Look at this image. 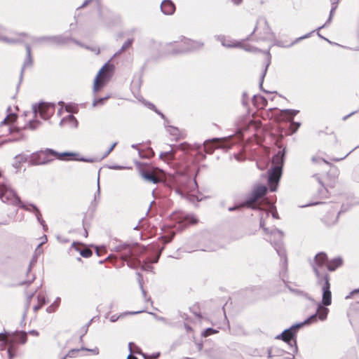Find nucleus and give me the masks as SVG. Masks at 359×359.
<instances>
[{
  "label": "nucleus",
  "instance_id": "obj_1",
  "mask_svg": "<svg viewBox=\"0 0 359 359\" xmlns=\"http://www.w3.org/2000/svg\"><path fill=\"white\" fill-rule=\"evenodd\" d=\"M286 148L283 147L272 157L271 167L268 170L267 184L265 185H257L253 188L252 191L245 197V200L239 204L229 208V211L232 212L241 210L242 208H250L252 210H258V207L252 204L259 198L265 196L269 189L271 192L276 191L280 180L283 168L285 163Z\"/></svg>",
  "mask_w": 359,
  "mask_h": 359
},
{
  "label": "nucleus",
  "instance_id": "obj_2",
  "mask_svg": "<svg viewBox=\"0 0 359 359\" xmlns=\"http://www.w3.org/2000/svg\"><path fill=\"white\" fill-rule=\"evenodd\" d=\"M114 251L120 254L121 259L127 262V265L131 269L141 268L143 271H151L152 264L157 263L163 248H162L154 257H147L143 261L140 257L147 252L144 246H140L137 243L133 245L124 243L114 248Z\"/></svg>",
  "mask_w": 359,
  "mask_h": 359
},
{
  "label": "nucleus",
  "instance_id": "obj_3",
  "mask_svg": "<svg viewBox=\"0 0 359 359\" xmlns=\"http://www.w3.org/2000/svg\"><path fill=\"white\" fill-rule=\"evenodd\" d=\"M0 199L3 203L18 205L26 211L34 213L40 224H43L45 222L39 208L35 204L22 203L16 192L3 182H0Z\"/></svg>",
  "mask_w": 359,
  "mask_h": 359
},
{
  "label": "nucleus",
  "instance_id": "obj_4",
  "mask_svg": "<svg viewBox=\"0 0 359 359\" xmlns=\"http://www.w3.org/2000/svg\"><path fill=\"white\" fill-rule=\"evenodd\" d=\"M165 184L184 198L188 196L189 192L194 191L198 187L195 178L183 172L168 176L165 180Z\"/></svg>",
  "mask_w": 359,
  "mask_h": 359
},
{
  "label": "nucleus",
  "instance_id": "obj_5",
  "mask_svg": "<svg viewBox=\"0 0 359 359\" xmlns=\"http://www.w3.org/2000/svg\"><path fill=\"white\" fill-rule=\"evenodd\" d=\"M262 229L266 234H270L274 238L273 240H270V243L273 246L277 254L280 258L282 269L280 272V275L282 276L283 280L285 282L284 276L287 271V257L286 250L283 244L284 233L283 231L277 228L270 230L269 228L264 227Z\"/></svg>",
  "mask_w": 359,
  "mask_h": 359
},
{
  "label": "nucleus",
  "instance_id": "obj_6",
  "mask_svg": "<svg viewBox=\"0 0 359 359\" xmlns=\"http://www.w3.org/2000/svg\"><path fill=\"white\" fill-rule=\"evenodd\" d=\"M332 304V293L330 291V283L326 281L325 285L322 287V301L317 304V313L318 318L320 320H325L329 312V309L326 306Z\"/></svg>",
  "mask_w": 359,
  "mask_h": 359
},
{
  "label": "nucleus",
  "instance_id": "obj_7",
  "mask_svg": "<svg viewBox=\"0 0 359 359\" xmlns=\"http://www.w3.org/2000/svg\"><path fill=\"white\" fill-rule=\"evenodd\" d=\"M204 43L201 41H194L190 39L184 38L182 44L178 45L173 48L171 53L177 55L193 52L202 49Z\"/></svg>",
  "mask_w": 359,
  "mask_h": 359
},
{
  "label": "nucleus",
  "instance_id": "obj_8",
  "mask_svg": "<svg viewBox=\"0 0 359 359\" xmlns=\"http://www.w3.org/2000/svg\"><path fill=\"white\" fill-rule=\"evenodd\" d=\"M56 104L54 102L43 101L32 105V111L35 116L39 114L43 119H49L54 114Z\"/></svg>",
  "mask_w": 359,
  "mask_h": 359
},
{
  "label": "nucleus",
  "instance_id": "obj_9",
  "mask_svg": "<svg viewBox=\"0 0 359 359\" xmlns=\"http://www.w3.org/2000/svg\"><path fill=\"white\" fill-rule=\"evenodd\" d=\"M31 39L34 42L39 43H47L57 46H62L69 42V40L71 39V34H67V32H65L63 34L55 36H43L39 37L31 36Z\"/></svg>",
  "mask_w": 359,
  "mask_h": 359
},
{
  "label": "nucleus",
  "instance_id": "obj_10",
  "mask_svg": "<svg viewBox=\"0 0 359 359\" xmlns=\"http://www.w3.org/2000/svg\"><path fill=\"white\" fill-rule=\"evenodd\" d=\"M46 153L48 155H52L53 156H55L57 159L63 160L64 157L69 156L72 157V160L78 161L81 162L86 163H94L97 161L96 158H86V157H79V154L73 151H64V152H58L53 149L46 148Z\"/></svg>",
  "mask_w": 359,
  "mask_h": 359
},
{
  "label": "nucleus",
  "instance_id": "obj_11",
  "mask_svg": "<svg viewBox=\"0 0 359 359\" xmlns=\"http://www.w3.org/2000/svg\"><path fill=\"white\" fill-rule=\"evenodd\" d=\"M114 70V65L111 63H109L108 61L106 62L102 67L99 70L97 74L96 75L94 83H93V91L97 92L101 90L104 86V84L101 83V81H100V76L102 74V79H110L112 76L113 72Z\"/></svg>",
  "mask_w": 359,
  "mask_h": 359
},
{
  "label": "nucleus",
  "instance_id": "obj_12",
  "mask_svg": "<svg viewBox=\"0 0 359 359\" xmlns=\"http://www.w3.org/2000/svg\"><path fill=\"white\" fill-rule=\"evenodd\" d=\"M45 151L46 149L32 153L29 157V165H36L49 163L53 160V158H49V157H53V156L46 154Z\"/></svg>",
  "mask_w": 359,
  "mask_h": 359
},
{
  "label": "nucleus",
  "instance_id": "obj_13",
  "mask_svg": "<svg viewBox=\"0 0 359 359\" xmlns=\"http://www.w3.org/2000/svg\"><path fill=\"white\" fill-rule=\"evenodd\" d=\"M25 49H26V53H27V57L24 61V63L22 65V67L21 68V70H20V78H19V83L17 86V89L19 88L20 87V85L23 79V75H24V71H25V69L27 67H31L33 64V60H32V50H31V46L28 43H25Z\"/></svg>",
  "mask_w": 359,
  "mask_h": 359
},
{
  "label": "nucleus",
  "instance_id": "obj_14",
  "mask_svg": "<svg viewBox=\"0 0 359 359\" xmlns=\"http://www.w3.org/2000/svg\"><path fill=\"white\" fill-rule=\"evenodd\" d=\"M318 318V314L317 313H315L314 314L310 316L309 318L304 320L303 322L295 323L291 325L287 329L290 330V332H291V333L294 334V336L297 335V332L300 328H302L305 325H310L314 322H316Z\"/></svg>",
  "mask_w": 359,
  "mask_h": 359
},
{
  "label": "nucleus",
  "instance_id": "obj_15",
  "mask_svg": "<svg viewBox=\"0 0 359 359\" xmlns=\"http://www.w3.org/2000/svg\"><path fill=\"white\" fill-rule=\"evenodd\" d=\"M262 23L264 25L263 28V35L260 36V39L266 41L271 40L275 38V35L271 31V27H269L268 22L265 19H261L257 21V24Z\"/></svg>",
  "mask_w": 359,
  "mask_h": 359
},
{
  "label": "nucleus",
  "instance_id": "obj_16",
  "mask_svg": "<svg viewBox=\"0 0 359 359\" xmlns=\"http://www.w3.org/2000/svg\"><path fill=\"white\" fill-rule=\"evenodd\" d=\"M266 62H265L264 69V70H263V72L262 73V75L260 76L259 88H260L261 90L264 91L266 93H271V92L266 90H264L263 88L264 79V77H265V76L266 74L268 68H269V65L271 64V53H270V48H269L266 51Z\"/></svg>",
  "mask_w": 359,
  "mask_h": 359
},
{
  "label": "nucleus",
  "instance_id": "obj_17",
  "mask_svg": "<svg viewBox=\"0 0 359 359\" xmlns=\"http://www.w3.org/2000/svg\"><path fill=\"white\" fill-rule=\"evenodd\" d=\"M161 12L166 15H172L175 11V5L171 0H163L161 4Z\"/></svg>",
  "mask_w": 359,
  "mask_h": 359
},
{
  "label": "nucleus",
  "instance_id": "obj_18",
  "mask_svg": "<svg viewBox=\"0 0 359 359\" xmlns=\"http://www.w3.org/2000/svg\"><path fill=\"white\" fill-rule=\"evenodd\" d=\"M299 112L296 109H280L279 110V119L281 121H292L293 117Z\"/></svg>",
  "mask_w": 359,
  "mask_h": 359
},
{
  "label": "nucleus",
  "instance_id": "obj_19",
  "mask_svg": "<svg viewBox=\"0 0 359 359\" xmlns=\"http://www.w3.org/2000/svg\"><path fill=\"white\" fill-rule=\"evenodd\" d=\"M328 262V257L325 252H320L317 253L314 257L313 262L311 263V266L315 264L316 267H322L324 265H327Z\"/></svg>",
  "mask_w": 359,
  "mask_h": 359
},
{
  "label": "nucleus",
  "instance_id": "obj_20",
  "mask_svg": "<svg viewBox=\"0 0 359 359\" xmlns=\"http://www.w3.org/2000/svg\"><path fill=\"white\" fill-rule=\"evenodd\" d=\"M313 271L316 276L318 285H320L323 287V285H325V283H326L327 280V282H330L329 274L321 273L315 264H313Z\"/></svg>",
  "mask_w": 359,
  "mask_h": 359
},
{
  "label": "nucleus",
  "instance_id": "obj_21",
  "mask_svg": "<svg viewBox=\"0 0 359 359\" xmlns=\"http://www.w3.org/2000/svg\"><path fill=\"white\" fill-rule=\"evenodd\" d=\"M68 125L70 128H76L78 126V121L73 114H69L60 120V126Z\"/></svg>",
  "mask_w": 359,
  "mask_h": 359
},
{
  "label": "nucleus",
  "instance_id": "obj_22",
  "mask_svg": "<svg viewBox=\"0 0 359 359\" xmlns=\"http://www.w3.org/2000/svg\"><path fill=\"white\" fill-rule=\"evenodd\" d=\"M27 36V34L26 33L22 32V33L16 34L15 37L2 36L1 38V41H4L5 43H7L8 44L21 43H23L22 40L21 39V36Z\"/></svg>",
  "mask_w": 359,
  "mask_h": 359
},
{
  "label": "nucleus",
  "instance_id": "obj_23",
  "mask_svg": "<svg viewBox=\"0 0 359 359\" xmlns=\"http://www.w3.org/2000/svg\"><path fill=\"white\" fill-rule=\"evenodd\" d=\"M343 264V259L341 257H337L328 261L327 269L330 271H334L337 268Z\"/></svg>",
  "mask_w": 359,
  "mask_h": 359
},
{
  "label": "nucleus",
  "instance_id": "obj_24",
  "mask_svg": "<svg viewBox=\"0 0 359 359\" xmlns=\"http://www.w3.org/2000/svg\"><path fill=\"white\" fill-rule=\"evenodd\" d=\"M140 173L142 178L153 184H157L159 181L158 179L153 173L144 168L140 169Z\"/></svg>",
  "mask_w": 359,
  "mask_h": 359
},
{
  "label": "nucleus",
  "instance_id": "obj_25",
  "mask_svg": "<svg viewBox=\"0 0 359 359\" xmlns=\"http://www.w3.org/2000/svg\"><path fill=\"white\" fill-rule=\"evenodd\" d=\"M252 102H253V104L257 107H264L268 103L267 100L264 96L260 95H253Z\"/></svg>",
  "mask_w": 359,
  "mask_h": 359
},
{
  "label": "nucleus",
  "instance_id": "obj_26",
  "mask_svg": "<svg viewBox=\"0 0 359 359\" xmlns=\"http://www.w3.org/2000/svg\"><path fill=\"white\" fill-rule=\"evenodd\" d=\"M78 243H79L74 242L72 244V248H74L75 250L78 251L81 257H83L84 258L90 257L93 255V252L90 249H88V248H84V249L79 248L76 245Z\"/></svg>",
  "mask_w": 359,
  "mask_h": 359
},
{
  "label": "nucleus",
  "instance_id": "obj_27",
  "mask_svg": "<svg viewBox=\"0 0 359 359\" xmlns=\"http://www.w3.org/2000/svg\"><path fill=\"white\" fill-rule=\"evenodd\" d=\"M221 139L219 137H214L212 139L205 140L203 144L205 151L209 154H212L215 149V146H213L212 143L218 142Z\"/></svg>",
  "mask_w": 359,
  "mask_h": 359
},
{
  "label": "nucleus",
  "instance_id": "obj_28",
  "mask_svg": "<svg viewBox=\"0 0 359 359\" xmlns=\"http://www.w3.org/2000/svg\"><path fill=\"white\" fill-rule=\"evenodd\" d=\"M97 191L94 196V201L91 203V208L93 210H95L96 206L100 198V172H98L97 182Z\"/></svg>",
  "mask_w": 359,
  "mask_h": 359
},
{
  "label": "nucleus",
  "instance_id": "obj_29",
  "mask_svg": "<svg viewBox=\"0 0 359 359\" xmlns=\"http://www.w3.org/2000/svg\"><path fill=\"white\" fill-rule=\"evenodd\" d=\"M145 310L137 311H126L121 313L119 316L113 315L110 317V321L111 323L116 322L119 318H121L127 315H136L144 312Z\"/></svg>",
  "mask_w": 359,
  "mask_h": 359
},
{
  "label": "nucleus",
  "instance_id": "obj_30",
  "mask_svg": "<svg viewBox=\"0 0 359 359\" xmlns=\"http://www.w3.org/2000/svg\"><path fill=\"white\" fill-rule=\"evenodd\" d=\"M37 304L33 308L34 312H37L42 306L48 303L47 298L43 294H39L37 296Z\"/></svg>",
  "mask_w": 359,
  "mask_h": 359
},
{
  "label": "nucleus",
  "instance_id": "obj_31",
  "mask_svg": "<svg viewBox=\"0 0 359 359\" xmlns=\"http://www.w3.org/2000/svg\"><path fill=\"white\" fill-rule=\"evenodd\" d=\"M133 41L134 39L133 38L127 39V41L123 43L121 48L114 53V57L118 56L123 52H125L128 48H129L132 46Z\"/></svg>",
  "mask_w": 359,
  "mask_h": 359
},
{
  "label": "nucleus",
  "instance_id": "obj_32",
  "mask_svg": "<svg viewBox=\"0 0 359 359\" xmlns=\"http://www.w3.org/2000/svg\"><path fill=\"white\" fill-rule=\"evenodd\" d=\"M286 337H288L287 339V344L291 346L294 347L293 348V353H297L298 351V347L297 344V335H294L293 337H290L289 332L286 334Z\"/></svg>",
  "mask_w": 359,
  "mask_h": 359
},
{
  "label": "nucleus",
  "instance_id": "obj_33",
  "mask_svg": "<svg viewBox=\"0 0 359 359\" xmlns=\"http://www.w3.org/2000/svg\"><path fill=\"white\" fill-rule=\"evenodd\" d=\"M61 299L60 297H57L55 300L52 303L50 306L46 308V311L48 313H53L56 311V309L59 307L60 304Z\"/></svg>",
  "mask_w": 359,
  "mask_h": 359
},
{
  "label": "nucleus",
  "instance_id": "obj_34",
  "mask_svg": "<svg viewBox=\"0 0 359 359\" xmlns=\"http://www.w3.org/2000/svg\"><path fill=\"white\" fill-rule=\"evenodd\" d=\"M6 341L9 344V347L7 350L8 357L9 359H13L15 355V350H16L15 346L13 345V339L6 340Z\"/></svg>",
  "mask_w": 359,
  "mask_h": 359
},
{
  "label": "nucleus",
  "instance_id": "obj_35",
  "mask_svg": "<svg viewBox=\"0 0 359 359\" xmlns=\"http://www.w3.org/2000/svg\"><path fill=\"white\" fill-rule=\"evenodd\" d=\"M13 336L15 335V333H19L18 335L17 336V340L18 341L19 343L22 344H24L27 342V333L23 330L20 331V332H18V331H15L13 332Z\"/></svg>",
  "mask_w": 359,
  "mask_h": 359
},
{
  "label": "nucleus",
  "instance_id": "obj_36",
  "mask_svg": "<svg viewBox=\"0 0 359 359\" xmlns=\"http://www.w3.org/2000/svg\"><path fill=\"white\" fill-rule=\"evenodd\" d=\"M315 32H316V30H313V31H311V32H309V33H307V34H304V35H303V36H300V37L297 38V39H296L294 41H292L290 44H289V45H287V46H285V48H290V47H292V46H294V44H296V43H297L298 42L301 41L302 40L309 38V37L311 36V34H312L313 33H314Z\"/></svg>",
  "mask_w": 359,
  "mask_h": 359
},
{
  "label": "nucleus",
  "instance_id": "obj_37",
  "mask_svg": "<svg viewBox=\"0 0 359 359\" xmlns=\"http://www.w3.org/2000/svg\"><path fill=\"white\" fill-rule=\"evenodd\" d=\"M289 332L290 337H293L294 336V334L291 333V332H290V330H288L287 328L284 330L280 334L277 335L276 337V339H281L283 340V341L286 342L287 344V338L288 337H286V334Z\"/></svg>",
  "mask_w": 359,
  "mask_h": 359
},
{
  "label": "nucleus",
  "instance_id": "obj_38",
  "mask_svg": "<svg viewBox=\"0 0 359 359\" xmlns=\"http://www.w3.org/2000/svg\"><path fill=\"white\" fill-rule=\"evenodd\" d=\"M290 122V132L291 134H293L297 131L299 128L301 126L300 122L294 121L293 119L292 121H289Z\"/></svg>",
  "mask_w": 359,
  "mask_h": 359
},
{
  "label": "nucleus",
  "instance_id": "obj_39",
  "mask_svg": "<svg viewBox=\"0 0 359 359\" xmlns=\"http://www.w3.org/2000/svg\"><path fill=\"white\" fill-rule=\"evenodd\" d=\"M109 96L107 95V96H105L103 97H99V98L94 99V100L93 102V106L96 107L98 105H103L104 104V102L109 99Z\"/></svg>",
  "mask_w": 359,
  "mask_h": 359
},
{
  "label": "nucleus",
  "instance_id": "obj_40",
  "mask_svg": "<svg viewBox=\"0 0 359 359\" xmlns=\"http://www.w3.org/2000/svg\"><path fill=\"white\" fill-rule=\"evenodd\" d=\"M218 332V330L212 327H208L202 332V337H207Z\"/></svg>",
  "mask_w": 359,
  "mask_h": 359
},
{
  "label": "nucleus",
  "instance_id": "obj_41",
  "mask_svg": "<svg viewBox=\"0 0 359 359\" xmlns=\"http://www.w3.org/2000/svg\"><path fill=\"white\" fill-rule=\"evenodd\" d=\"M294 293L297 295L302 296L304 298L309 299V301L314 302V299L308 293H306L302 290L295 289Z\"/></svg>",
  "mask_w": 359,
  "mask_h": 359
},
{
  "label": "nucleus",
  "instance_id": "obj_42",
  "mask_svg": "<svg viewBox=\"0 0 359 359\" xmlns=\"http://www.w3.org/2000/svg\"><path fill=\"white\" fill-rule=\"evenodd\" d=\"M148 313L151 315L156 320L161 321L165 325H170L169 321L165 318H164L163 316H159L156 313H153V312H148Z\"/></svg>",
  "mask_w": 359,
  "mask_h": 359
},
{
  "label": "nucleus",
  "instance_id": "obj_43",
  "mask_svg": "<svg viewBox=\"0 0 359 359\" xmlns=\"http://www.w3.org/2000/svg\"><path fill=\"white\" fill-rule=\"evenodd\" d=\"M41 123V121L38 120H30L27 123V127L30 130H35Z\"/></svg>",
  "mask_w": 359,
  "mask_h": 359
},
{
  "label": "nucleus",
  "instance_id": "obj_44",
  "mask_svg": "<svg viewBox=\"0 0 359 359\" xmlns=\"http://www.w3.org/2000/svg\"><path fill=\"white\" fill-rule=\"evenodd\" d=\"M80 348H72L68 351V353L65 355L67 358H75L76 356V353L81 351Z\"/></svg>",
  "mask_w": 359,
  "mask_h": 359
},
{
  "label": "nucleus",
  "instance_id": "obj_45",
  "mask_svg": "<svg viewBox=\"0 0 359 359\" xmlns=\"http://www.w3.org/2000/svg\"><path fill=\"white\" fill-rule=\"evenodd\" d=\"M95 249V252L98 257L102 256L104 253L106 252V249L104 247H102L99 248L97 245H94Z\"/></svg>",
  "mask_w": 359,
  "mask_h": 359
},
{
  "label": "nucleus",
  "instance_id": "obj_46",
  "mask_svg": "<svg viewBox=\"0 0 359 359\" xmlns=\"http://www.w3.org/2000/svg\"><path fill=\"white\" fill-rule=\"evenodd\" d=\"M242 104L244 107L248 106V95L247 92H243L242 95Z\"/></svg>",
  "mask_w": 359,
  "mask_h": 359
},
{
  "label": "nucleus",
  "instance_id": "obj_47",
  "mask_svg": "<svg viewBox=\"0 0 359 359\" xmlns=\"http://www.w3.org/2000/svg\"><path fill=\"white\" fill-rule=\"evenodd\" d=\"M81 351L91 352V353H93L94 355H98V354H99V349H98L97 348H86V347H85V346H82V347H81Z\"/></svg>",
  "mask_w": 359,
  "mask_h": 359
},
{
  "label": "nucleus",
  "instance_id": "obj_48",
  "mask_svg": "<svg viewBox=\"0 0 359 359\" xmlns=\"http://www.w3.org/2000/svg\"><path fill=\"white\" fill-rule=\"evenodd\" d=\"M27 156H25V155L22 154H18L15 157V159L17 161L18 163L25 162L27 161Z\"/></svg>",
  "mask_w": 359,
  "mask_h": 359
},
{
  "label": "nucleus",
  "instance_id": "obj_49",
  "mask_svg": "<svg viewBox=\"0 0 359 359\" xmlns=\"http://www.w3.org/2000/svg\"><path fill=\"white\" fill-rule=\"evenodd\" d=\"M117 142H114L109 148V149L104 154L101 159H103L106 158L114 149V147L116 146Z\"/></svg>",
  "mask_w": 359,
  "mask_h": 359
},
{
  "label": "nucleus",
  "instance_id": "obj_50",
  "mask_svg": "<svg viewBox=\"0 0 359 359\" xmlns=\"http://www.w3.org/2000/svg\"><path fill=\"white\" fill-rule=\"evenodd\" d=\"M140 290L142 291V295H143V297L144 298V301L145 302H151L152 304L153 301L151 300V299L150 297L148 298V299L147 298V292L144 289L143 285L140 286Z\"/></svg>",
  "mask_w": 359,
  "mask_h": 359
},
{
  "label": "nucleus",
  "instance_id": "obj_51",
  "mask_svg": "<svg viewBox=\"0 0 359 359\" xmlns=\"http://www.w3.org/2000/svg\"><path fill=\"white\" fill-rule=\"evenodd\" d=\"M36 258L35 257H34L32 259V260L30 261L29 266L27 268V274L31 271L33 266L36 264Z\"/></svg>",
  "mask_w": 359,
  "mask_h": 359
},
{
  "label": "nucleus",
  "instance_id": "obj_52",
  "mask_svg": "<svg viewBox=\"0 0 359 359\" xmlns=\"http://www.w3.org/2000/svg\"><path fill=\"white\" fill-rule=\"evenodd\" d=\"M175 236V233H172L171 235L168 236H163L162 238H163V243H168L172 241V240L173 239Z\"/></svg>",
  "mask_w": 359,
  "mask_h": 359
},
{
  "label": "nucleus",
  "instance_id": "obj_53",
  "mask_svg": "<svg viewBox=\"0 0 359 359\" xmlns=\"http://www.w3.org/2000/svg\"><path fill=\"white\" fill-rule=\"evenodd\" d=\"M272 210H273V211H272L271 215H272L273 218L278 219L279 218L278 213V211H277L276 208L274 204L272 205Z\"/></svg>",
  "mask_w": 359,
  "mask_h": 359
},
{
  "label": "nucleus",
  "instance_id": "obj_54",
  "mask_svg": "<svg viewBox=\"0 0 359 359\" xmlns=\"http://www.w3.org/2000/svg\"><path fill=\"white\" fill-rule=\"evenodd\" d=\"M35 279V276L34 274L32 275V278L27 280L22 281L20 283V285H24L25 284L30 285Z\"/></svg>",
  "mask_w": 359,
  "mask_h": 359
},
{
  "label": "nucleus",
  "instance_id": "obj_55",
  "mask_svg": "<svg viewBox=\"0 0 359 359\" xmlns=\"http://www.w3.org/2000/svg\"><path fill=\"white\" fill-rule=\"evenodd\" d=\"M143 104H144V106H146L147 108H149V109H151V110H153V111H154V109H155V107H156V106H155L153 103H151V102H148V101H145V100H144Z\"/></svg>",
  "mask_w": 359,
  "mask_h": 359
},
{
  "label": "nucleus",
  "instance_id": "obj_56",
  "mask_svg": "<svg viewBox=\"0 0 359 359\" xmlns=\"http://www.w3.org/2000/svg\"><path fill=\"white\" fill-rule=\"evenodd\" d=\"M359 293V289H355L352 290L348 295L346 296L345 299H348L351 298L354 294Z\"/></svg>",
  "mask_w": 359,
  "mask_h": 359
},
{
  "label": "nucleus",
  "instance_id": "obj_57",
  "mask_svg": "<svg viewBox=\"0 0 359 359\" xmlns=\"http://www.w3.org/2000/svg\"><path fill=\"white\" fill-rule=\"evenodd\" d=\"M135 353L141 355L144 357V359H147L146 354L142 351L141 348L139 346H135Z\"/></svg>",
  "mask_w": 359,
  "mask_h": 359
},
{
  "label": "nucleus",
  "instance_id": "obj_58",
  "mask_svg": "<svg viewBox=\"0 0 359 359\" xmlns=\"http://www.w3.org/2000/svg\"><path fill=\"white\" fill-rule=\"evenodd\" d=\"M332 16L331 15H329V18L327 20V21L325 22V23L321 26H320L318 28V30H320L324 27H325L326 26H327L332 21Z\"/></svg>",
  "mask_w": 359,
  "mask_h": 359
},
{
  "label": "nucleus",
  "instance_id": "obj_59",
  "mask_svg": "<svg viewBox=\"0 0 359 359\" xmlns=\"http://www.w3.org/2000/svg\"><path fill=\"white\" fill-rule=\"evenodd\" d=\"M91 322H92V320H90V321H88L85 326H83L82 328H81V330L83 332V334H86L88 332V327L90 326V325L91 324Z\"/></svg>",
  "mask_w": 359,
  "mask_h": 359
},
{
  "label": "nucleus",
  "instance_id": "obj_60",
  "mask_svg": "<svg viewBox=\"0 0 359 359\" xmlns=\"http://www.w3.org/2000/svg\"><path fill=\"white\" fill-rule=\"evenodd\" d=\"M163 154L165 156H171L172 158H174V156L172 155L173 154V149L172 148H171L170 150L168 151H163Z\"/></svg>",
  "mask_w": 359,
  "mask_h": 359
},
{
  "label": "nucleus",
  "instance_id": "obj_61",
  "mask_svg": "<svg viewBox=\"0 0 359 359\" xmlns=\"http://www.w3.org/2000/svg\"><path fill=\"white\" fill-rule=\"evenodd\" d=\"M136 275L137 276V281H138L139 285L140 286L143 285V279H142V274L140 272H137Z\"/></svg>",
  "mask_w": 359,
  "mask_h": 359
},
{
  "label": "nucleus",
  "instance_id": "obj_62",
  "mask_svg": "<svg viewBox=\"0 0 359 359\" xmlns=\"http://www.w3.org/2000/svg\"><path fill=\"white\" fill-rule=\"evenodd\" d=\"M93 1V0H85L83 1V3L79 7H78L77 9H81V8H85L86 6L89 5Z\"/></svg>",
  "mask_w": 359,
  "mask_h": 359
},
{
  "label": "nucleus",
  "instance_id": "obj_63",
  "mask_svg": "<svg viewBox=\"0 0 359 359\" xmlns=\"http://www.w3.org/2000/svg\"><path fill=\"white\" fill-rule=\"evenodd\" d=\"M223 46H224L226 48H235V47L238 46V43L231 44V43L225 42V43H223Z\"/></svg>",
  "mask_w": 359,
  "mask_h": 359
},
{
  "label": "nucleus",
  "instance_id": "obj_64",
  "mask_svg": "<svg viewBox=\"0 0 359 359\" xmlns=\"http://www.w3.org/2000/svg\"><path fill=\"white\" fill-rule=\"evenodd\" d=\"M337 3H333L332 6V8L330 11V15L333 16L334 13L335 11V10L337 9Z\"/></svg>",
  "mask_w": 359,
  "mask_h": 359
}]
</instances>
